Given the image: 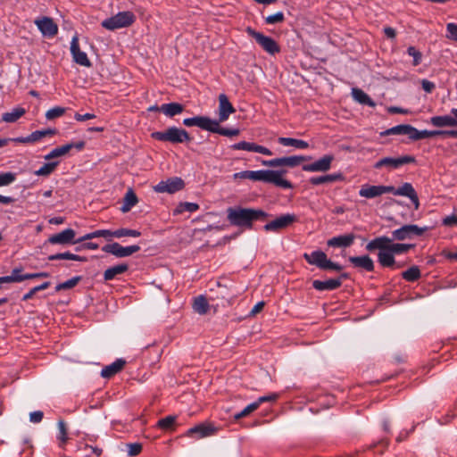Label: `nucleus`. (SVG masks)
I'll return each mask as SVG.
<instances>
[{
	"label": "nucleus",
	"mask_w": 457,
	"mask_h": 457,
	"mask_svg": "<svg viewBox=\"0 0 457 457\" xmlns=\"http://www.w3.org/2000/svg\"><path fill=\"white\" fill-rule=\"evenodd\" d=\"M414 245L395 243L386 236H380L370 240L365 246V249L372 253L376 250L378 253V262L383 268H401L403 264L396 263L395 255L408 253Z\"/></svg>",
	"instance_id": "nucleus-1"
},
{
	"label": "nucleus",
	"mask_w": 457,
	"mask_h": 457,
	"mask_svg": "<svg viewBox=\"0 0 457 457\" xmlns=\"http://www.w3.org/2000/svg\"><path fill=\"white\" fill-rule=\"evenodd\" d=\"M286 170H243L237 172L233 175L235 179H250L253 181H262L265 183H270L276 187L290 189L293 185L290 181L284 179L283 176L286 174Z\"/></svg>",
	"instance_id": "nucleus-2"
},
{
	"label": "nucleus",
	"mask_w": 457,
	"mask_h": 457,
	"mask_svg": "<svg viewBox=\"0 0 457 457\" xmlns=\"http://www.w3.org/2000/svg\"><path fill=\"white\" fill-rule=\"evenodd\" d=\"M268 216V213L262 210L229 207L227 209V219L230 225L241 228L243 229H250L253 222L262 220Z\"/></svg>",
	"instance_id": "nucleus-3"
},
{
	"label": "nucleus",
	"mask_w": 457,
	"mask_h": 457,
	"mask_svg": "<svg viewBox=\"0 0 457 457\" xmlns=\"http://www.w3.org/2000/svg\"><path fill=\"white\" fill-rule=\"evenodd\" d=\"M151 137L154 139L172 144H180L191 140V137L187 130L177 127H170L165 131H154L151 134Z\"/></svg>",
	"instance_id": "nucleus-4"
},
{
	"label": "nucleus",
	"mask_w": 457,
	"mask_h": 457,
	"mask_svg": "<svg viewBox=\"0 0 457 457\" xmlns=\"http://www.w3.org/2000/svg\"><path fill=\"white\" fill-rule=\"evenodd\" d=\"M135 20L136 17L133 12L129 11L120 12L117 14L104 20L101 22V25L103 28L112 31L130 26Z\"/></svg>",
	"instance_id": "nucleus-5"
},
{
	"label": "nucleus",
	"mask_w": 457,
	"mask_h": 457,
	"mask_svg": "<svg viewBox=\"0 0 457 457\" xmlns=\"http://www.w3.org/2000/svg\"><path fill=\"white\" fill-rule=\"evenodd\" d=\"M427 230V227L420 228L415 224L403 225L401 228L393 230L392 237L390 238L397 241H403L411 239L413 237L422 236Z\"/></svg>",
	"instance_id": "nucleus-6"
},
{
	"label": "nucleus",
	"mask_w": 457,
	"mask_h": 457,
	"mask_svg": "<svg viewBox=\"0 0 457 457\" xmlns=\"http://www.w3.org/2000/svg\"><path fill=\"white\" fill-rule=\"evenodd\" d=\"M247 34L255 39L261 47L270 54H275L280 51L277 42L270 37L265 36L261 32L255 31L251 27L246 29Z\"/></svg>",
	"instance_id": "nucleus-7"
},
{
	"label": "nucleus",
	"mask_w": 457,
	"mask_h": 457,
	"mask_svg": "<svg viewBox=\"0 0 457 457\" xmlns=\"http://www.w3.org/2000/svg\"><path fill=\"white\" fill-rule=\"evenodd\" d=\"M311 159H312L311 156L294 155V156L275 158V159H271V160H262V164L264 166L272 167V168L282 167V166L294 168V167L300 165L303 162L309 161Z\"/></svg>",
	"instance_id": "nucleus-8"
},
{
	"label": "nucleus",
	"mask_w": 457,
	"mask_h": 457,
	"mask_svg": "<svg viewBox=\"0 0 457 457\" xmlns=\"http://www.w3.org/2000/svg\"><path fill=\"white\" fill-rule=\"evenodd\" d=\"M415 157L411 155H403L397 158L394 157H384L378 162H375L373 167L377 170L381 169L383 167L387 168L389 170H396L400 167L415 162Z\"/></svg>",
	"instance_id": "nucleus-9"
},
{
	"label": "nucleus",
	"mask_w": 457,
	"mask_h": 457,
	"mask_svg": "<svg viewBox=\"0 0 457 457\" xmlns=\"http://www.w3.org/2000/svg\"><path fill=\"white\" fill-rule=\"evenodd\" d=\"M102 250L107 253L114 255L115 257L123 258L138 252L140 250V246L137 245L122 246L119 243L113 242L104 245Z\"/></svg>",
	"instance_id": "nucleus-10"
},
{
	"label": "nucleus",
	"mask_w": 457,
	"mask_h": 457,
	"mask_svg": "<svg viewBox=\"0 0 457 457\" xmlns=\"http://www.w3.org/2000/svg\"><path fill=\"white\" fill-rule=\"evenodd\" d=\"M218 432V428L211 423H200L189 428L186 436L195 439H202L204 437L214 436Z\"/></svg>",
	"instance_id": "nucleus-11"
},
{
	"label": "nucleus",
	"mask_w": 457,
	"mask_h": 457,
	"mask_svg": "<svg viewBox=\"0 0 457 457\" xmlns=\"http://www.w3.org/2000/svg\"><path fill=\"white\" fill-rule=\"evenodd\" d=\"M184 181L178 177L168 179L167 180L160 181L154 189L157 193H169L174 194L184 187Z\"/></svg>",
	"instance_id": "nucleus-12"
},
{
	"label": "nucleus",
	"mask_w": 457,
	"mask_h": 457,
	"mask_svg": "<svg viewBox=\"0 0 457 457\" xmlns=\"http://www.w3.org/2000/svg\"><path fill=\"white\" fill-rule=\"evenodd\" d=\"M296 220L297 219L295 214L287 213L268 222L267 224L264 225L263 228L266 231L277 232L280 229L287 228L293 222L296 221Z\"/></svg>",
	"instance_id": "nucleus-13"
},
{
	"label": "nucleus",
	"mask_w": 457,
	"mask_h": 457,
	"mask_svg": "<svg viewBox=\"0 0 457 457\" xmlns=\"http://www.w3.org/2000/svg\"><path fill=\"white\" fill-rule=\"evenodd\" d=\"M391 191L393 189L389 186L365 184L360 188L359 195L367 199H372L384 194H389Z\"/></svg>",
	"instance_id": "nucleus-14"
},
{
	"label": "nucleus",
	"mask_w": 457,
	"mask_h": 457,
	"mask_svg": "<svg viewBox=\"0 0 457 457\" xmlns=\"http://www.w3.org/2000/svg\"><path fill=\"white\" fill-rule=\"evenodd\" d=\"M389 187H391L393 189V191L390 192L391 194H393L395 195H402V196L408 197L411 200V202L413 204L415 209L416 210L419 209V207H420L419 196H418L417 192L415 191L413 186L411 183L405 182L398 188H395L393 186H389Z\"/></svg>",
	"instance_id": "nucleus-15"
},
{
	"label": "nucleus",
	"mask_w": 457,
	"mask_h": 457,
	"mask_svg": "<svg viewBox=\"0 0 457 457\" xmlns=\"http://www.w3.org/2000/svg\"><path fill=\"white\" fill-rule=\"evenodd\" d=\"M333 160L332 155L327 154L312 163L303 165L302 169L308 172H325L330 169Z\"/></svg>",
	"instance_id": "nucleus-16"
},
{
	"label": "nucleus",
	"mask_w": 457,
	"mask_h": 457,
	"mask_svg": "<svg viewBox=\"0 0 457 457\" xmlns=\"http://www.w3.org/2000/svg\"><path fill=\"white\" fill-rule=\"evenodd\" d=\"M71 53L72 54L73 61L77 64L84 67H91L92 63L87 57V54L79 48L77 36H74L71 39Z\"/></svg>",
	"instance_id": "nucleus-17"
},
{
	"label": "nucleus",
	"mask_w": 457,
	"mask_h": 457,
	"mask_svg": "<svg viewBox=\"0 0 457 457\" xmlns=\"http://www.w3.org/2000/svg\"><path fill=\"white\" fill-rule=\"evenodd\" d=\"M183 124L187 127L196 126L204 130L212 132L213 125H216V120H212L206 116H195L184 119Z\"/></svg>",
	"instance_id": "nucleus-18"
},
{
	"label": "nucleus",
	"mask_w": 457,
	"mask_h": 457,
	"mask_svg": "<svg viewBox=\"0 0 457 457\" xmlns=\"http://www.w3.org/2000/svg\"><path fill=\"white\" fill-rule=\"evenodd\" d=\"M76 233L72 228H66L57 234L52 235L48 242L52 245L79 244L75 239Z\"/></svg>",
	"instance_id": "nucleus-19"
},
{
	"label": "nucleus",
	"mask_w": 457,
	"mask_h": 457,
	"mask_svg": "<svg viewBox=\"0 0 457 457\" xmlns=\"http://www.w3.org/2000/svg\"><path fill=\"white\" fill-rule=\"evenodd\" d=\"M85 142L84 141H79L77 143H69L66 145H63L62 146H58L54 148L52 151H50L44 158L46 161H50L52 159H55L57 157H61L68 154L72 148H76L77 150L80 151L84 148Z\"/></svg>",
	"instance_id": "nucleus-20"
},
{
	"label": "nucleus",
	"mask_w": 457,
	"mask_h": 457,
	"mask_svg": "<svg viewBox=\"0 0 457 457\" xmlns=\"http://www.w3.org/2000/svg\"><path fill=\"white\" fill-rule=\"evenodd\" d=\"M219 108H218V114H219V120H216L219 122H224L226 121L229 115L234 113L236 112V109L232 105V104L229 102L228 96L225 94H220L219 96Z\"/></svg>",
	"instance_id": "nucleus-21"
},
{
	"label": "nucleus",
	"mask_w": 457,
	"mask_h": 457,
	"mask_svg": "<svg viewBox=\"0 0 457 457\" xmlns=\"http://www.w3.org/2000/svg\"><path fill=\"white\" fill-rule=\"evenodd\" d=\"M35 24L45 37H52L58 32L57 25L49 17L37 19L35 21Z\"/></svg>",
	"instance_id": "nucleus-22"
},
{
	"label": "nucleus",
	"mask_w": 457,
	"mask_h": 457,
	"mask_svg": "<svg viewBox=\"0 0 457 457\" xmlns=\"http://www.w3.org/2000/svg\"><path fill=\"white\" fill-rule=\"evenodd\" d=\"M231 148L234 150H244V151H249V152H255L259 153L267 156L272 155V152L262 145H257L255 143L246 142V141H240L238 143H236L231 145Z\"/></svg>",
	"instance_id": "nucleus-23"
},
{
	"label": "nucleus",
	"mask_w": 457,
	"mask_h": 457,
	"mask_svg": "<svg viewBox=\"0 0 457 457\" xmlns=\"http://www.w3.org/2000/svg\"><path fill=\"white\" fill-rule=\"evenodd\" d=\"M303 258L309 264L315 265L321 270H326L328 259L324 252L317 250L311 253H305Z\"/></svg>",
	"instance_id": "nucleus-24"
},
{
	"label": "nucleus",
	"mask_w": 457,
	"mask_h": 457,
	"mask_svg": "<svg viewBox=\"0 0 457 457\" xmlns=\"http://www.w3.org/2000/svg\"><path fill=\"white\" fill-rule=\"evenodd\" d=\"M55 133H56V130L52 129H44V130H36L27 137H20L13 138V141L18 142V143H23V144L34 143L46 136H52V135H54Z\"/></svg>",
	"instance_id": "nucleus-25"
},
{
	"label": "nucleus",
	"mask_w": 457,
	"mask_h": 457,
	"mask_svg": "<svg viewBox=\"0 0 457 457\" xmlns=\"http://www.w3.org/2000/svg\"><path fill=\"white\" fill-rule=\"evenodd\" d=\"M348 261L354 268L363 269L367 271H373L375 268L374 262L369 255L350 256Z\"/></svg>",
	"instance_id": "nucleus-26"
},
{
	"label": "nucleus",
	"mask_w": 457,
	"mask_h": 457,
	"mask_svg": "<svg viewBox=\"0 0 457 457\" xmlns=\"http://www.w3.org/2000/svg\"><path fill=\"white\" fill-rule=\"evenodd\" d=\"M355 239L353 234H345L334 237L328 240L327 244L331 247H349L351 246Z\"/></svg>",
	"instance_id": "nucleus-27"
},
{
	"label": "nucleus",
	"mask_w": 457,
	"mask_h": 457,
	"mask_svg": "<svg viewBox=\"0 0 457 457\" xmlns=\"http://www.w3.org/2000/svg\"><path fill=\"white\" fill-rule=\"evenodd\" d=\"M342 285V280L340 278H329L328 280H313L312 287L318 291H332Z\"/></svg>",
	"instance_id": "nucleus-28"
},
{
	"label": "nucleus",
	"mask_w": 457,
	"mask_h": 457,
	"mask_svg": "<svg viewBox=\"0 0 457 457\" xmlns=\"http://www.w3.org/2000/svg\"><path fill=\"white\" fill-rule=\"evenodd\" d=\"M430 123L435 127H456L457 116L453 115H442L433 116L430 119Z\"/></svg>",
	"instance_id": "nucleus-29"
},
{
	"label": "nucleus",
	"mask_w": 457,
	"mask_h": 457,
	"mask_svg": "<svg viewBox=\"0 0 457 457\" xmlns=\"http://www.w3.org/2000/svg\"><path fill=\"white\" fill-rule=\"evenodd\" d=\"M125 364L126 361L123 359H117L110 365H107L104 368H103L101 371V376L103 378H109L117 374L118 372H120L123 369Z\"/></svg>",
	"instance_id": "nucleus-30"
},
{
	"label": "nucleus",
	"mask_w": 457,
	"mask_h": 457,
	"mask_svg": "<svg viewBox=\"0 0 457 457\" xmlns=\"http://www.w3.org/2000/svg\"><path fill=\"white\" fill-rule=\"evenodd\" d=\"M344 176L342 173H333L318 177H312L310 179V183L313 186H318L321 184H328L336 181L343 180Z\"/></svg>",
	"instance_id": "nucleus-31"
},
{
	"label": "nucleus",
	"mask_w": 457,
	"mask_h": 457,
	"mask_svg": "<svg viewBox=\"0 0 457 457\" xmlns=\"http://www.w3.org/2000/svg\"><path fill=\"white\" fill-rule=\"evenodd\" d=\"M414 129L415 128L411 125L401 124L386 129L385 135H407L411 139Z\"/></svg>",
	"instance_id": "nucleus-32"
},
{
	"label": "nucleus",
	"mask_w": 457,
	"mask_h": 457,
	"mask_svg": "<svg viewBox=\"0 0 457 457\" xmlns=\"http://www.w3.org/2000/svg\"><path fill=\"white\" fill-rule=\"evenodd\" d=\"M351 94L353 98L361 104L368 105L370 107H374L376 105L375 102L369 96V95L360 88H353Z\"/></svg>",
	"instance_id": "nucleus-33"
},
{
	"label": "nucleus",
	"mask_w": 457,
	"mask_h": 457,
	"mask_svg": "<svg viewBox=\"0 0 457 457\" xmlns=\"http://www.w3.org/2000/svg\"><path fill=\"white\" fill-rule=\"evenodd\" d=\"M129 270V266L126 263H120L112 267L108 268L104 272V279L105 281L112 280L116 276L123 274Z\"/></svg>",
	"instance_id": "nucleus-34"
},
{
	"label": "nucleus",
	"mask_w": 457,
	"mask_h": 457,
	"mask_svg": "<svg viewBox=\"0 0 457 457\" xmlns=\"http://www.w3.org/2000/svg\"><path fill=\"white\" fill-rule=\"evenodd\" d=\"M183 111V105L179 103L163 104L160 106V112L168 117H173L180 114Z\"/></svg>",
	"instance_id": "nucleus-35"
},
{
	"label": "nucleus",
	"mask_w": 457,
	"mask_h": 457,
	"mask_svg": "<svg viewBox=\"0 0 457 457\" xmlns=\"http://www.w3.org/2000/svg\"><path fill=\"white\" fill-rule=\"evenodd\" d=\"M278 142L284 146H294L297 149H306L309 147V144L302 139H296L292 137H278Z\"/></svg>",
	"instance_id": "nucleus-36"
},
{
	"label": "nucleus",
	"mask_w": 457,
	"mask_h": 457,
	"mask_svg": "<svg viewBox=\"0 0 457 457\" xmlns=\"http://www.w3.org/2000/svg\"><path fill=\"white\" fill-rule=\"evenodd\" d=\"M104 237L108 240L112 238L111 230L109 229H97L90 233L85 234L83 237L77 238L76 242H84L86 240H91L93 238Z\"/></svg>",
	"instance_id": "nucleus-37"
},
{
	"label": "nucleus",
	"mask_w": 457,
	"mask_h": 457,
	"mask_svg": "<svg viewBox=\"0 0 457 457\" xmlns=\"http://www.w3.org/2000/svg\"><path fill=\"white\" fill-rule=\"evenodd\" d=\"M47 260L48 261L71 260V261H78V262H87V257L77 255V254L71 253L70 252L51 254L47 257Z\"/></svg>",
	"instance_id": "nucleus-38"
},
{
	"label": "nucleus",
	"mask_w": 457,
	"mask_h": 457,
	"mask_svg": "<svg viewBox=\"0 0 457 457\" xmlns=\"http://www.w3.org/2000/svg\"><path fill=\"white\" fill-rule=\"evenodd\" d=\"M137 204V197L132 189H129L124 196V202L120 208L122 212H128Z\"/></svg>",
	"instance_id": "nucleus-39"
},
{
	"label": "nucleus",
	"mask_w": 457,
	"mask_h": 457,
	"mask_svg": "<svg viewBox=\"0 0 457 457\" xmlns=\"http://www.w3.org/2000/svg\"><path fill=\"white\" fill-rule=\"evenodd\" d=\"M193 309L199 314H205L209 310V303L205 296L198 295L195 298Z\"/></svg>",
	"instance_id": "nucleus-40"
},
{
	"label": "nucleus",
	"mask_w": 457,
	"mask_h": 457,
	"mask_svg": "<svg viewBox=\"0 0 457 457\" xmlns=\"http://www.w3.org/2000/svg\"><path fill=\"white\" fill-rule=\"evenodd\" d=\"M25 113V109L22 107H17L12 109L11 112H4L2 116V120L5 122H15Z\"/></svg>",
	"instance_id": "nucleus-41"
},
{
	"label": "nucleus",
	"mask_w": 457,
	"mask_h": 457,
	"mask_svg": "<svg viewBox=\"0 0 457 457\" xmlns=\"http://www.w3.org/2000/svg\"><path fill=\"white\" fill-rule=\"evenodd\" d=\"M59 161H52L45 163L41 168L34 172L37 176L47 177L52 174L59 165Z\"/></svg>",
	"instance_id": "nucleus-42"
},
{
	"label": "nucleus",
	"mask_w": 457,
	"mask_h": 457,
	"mask_svg": "<svg viewBox=\"0 0 457 457\" xmlns=\"http://www.w3.org/2000/svg\"><path fill=\"white\" fill-rule=\"evenodd\" d=\"M421 277L420 270L418 266H411L402 273V278L408 282H414Z\"/></svg>",
	"instance_id": "nucleus-43"
},
{
	"label": "nucleus",
	"mask_w": 457,
	"mask_h": 457,
	"mask_svg": "<svg viewBox=\"0 0 457 457\" xmlns=\"http://www.w3.org/2000/svg\"><path fill=\"white\" fill-rule=\"evenodd\" d=\"M112 237L120 238L123 237H138L141 232L137 229L121 228L116 230H111Z\"/></svg>",
	"instance_id": "nucleus-44"
},
{
	"label": "nucleus",
	"mask_w": 457,
	"mask_h": 457,
	"mask_svg": "<svg viewBox=\"0 0 457 457\" xmlns=\"http://www.w3.org/2000/svg\"><path fill=\"white\" fill-rule=\"evenodd\" d=\"M436 136H441V130H419L415 128L414 134L411 136V140H420Z\"/></svg>",
	"instance_id": "nucleus-45"
},
{
	"label": "nucleus",
	"mask_w": 457,
	"mask_h": 457,
	"mask_svg": "<svg viewBox=\"0 0 457 457\" xmlns=\"http://www.w3.org/2000/svg\"><path fill=\"white\" fill-rule=\"evenodd\" d=\"M199 209V204L196 203H180L174 210V214H180L184 212H194Z\"/></svg>",
	"instance_id": "nucleus-46"
},
{
	"label": "nucleus",
	"mask_w": 457,
	"mask_h": 457,
	"mask_svg": "<svg viewBox=\"0 0 457 457\" xmlns=\"http://www.w3.org/2000/svg\"><path fill=\"white\" fill-rule=\"evenodd\" d=\"M220 122L216 120V125H213V130L212 131V133H217L226 137H235L237 136L240 132L238 129L221 128L220 127Z\"/></svg>",
	"instance_id": "nucleus-47"
},
{
	"label": "nucleus",
	"mask_w": 457,
	"mask_h": 457,
	"mask_svg": "<svg viewBox=\"0 0 457 457\" xmlns=\"http://www.w3.org/2000/svg\"><path fill=\"white\" fill-rule=\"evenodd\" d=\"M177 417L173 415L166 416L157 422V427L162 430H170L175 425Z\"/></svg>",
	"instance_id": "nucleus-48"
},
{
	"label": "nucleus",
	"mask_w": 457,
	"mask_h": 457,
	"mask_svg": "<svg viewBox=\"0 0 457 457\" xmlns=\"http://www.w3.org/2000/svg\"><path fill=\"white\" fill-rule=\"evenodd\" d=\"M81 280V277L80 276H76V277H73L62 283H60L58 284L56 287H55V291L59 292L61 290H67V289H71V288H73L74 287H76L78 285V283Z\"/></svg>",
	"instance_id": "nucleus-49"
},
{
	"label": "nucleus",
	"mask_w": 457,
	"mask_h": 457,
	"mask_svg": "<svg viewBox=\"0 0 457 457\" xmlns=\"http://www.w3.org/2000/svg\"><path fill=\"white\" fill-rule=\"evenodd\" d=\"M257 409H258V403L253 402V403L248 404L246 407H245L241 411L237 412L234 415V419L237 420H240L244 417L248 416L250 413L256 411Z\"/></svg>",
	"instance_id": "nucleus-50"
},
{
	"label": "nucleus",
	"mask_w": 457,
	"mask_h": 457,
	"mask_svg": "<svg viewBox=\"0 0 457 457\" xmlns=\"http://www.w3.org/2000/svg\"><path fill=\"white\" fill-rule=\"evenodd\" d=\"M65 112H66V109L64 107L55 106V107L49 109L46 112V118L47 120H54V119L62 116L65 113Z\"/></svg>",
	"instance_id": "nucleus-51"
},
{
	"label": "nucleus",
	"mask_w": 457,
	"mask_h": 457,
	"mask_svg": "<svg viewBox=\"0 0 457 457\" xmlns=\"http://www.w3.org/2000/svg\"><path fill=\"white\" fill-rule=\"evenodd\" d=\"M57 426L59 430L57 438L60 440L61 444L63 445L68 440L66 424L63 420H60L57 423Z\"/></svg>",
	"instance_id": "nucleus-52"
},
{
	"label": "nucleus",
	"mask_w": 457,
	"mask_h": 457,
	"mask_svg": "<svg viewBox=\"0 0 457 457\" xmlns=\"http://www.w3.org/2000/svg\"><path fill=\"white\" fill-rule=\"evenodd\" d=\"M16 179V174L13 172H1L0 173V187L8 186L13 183Z\"/></svg>",
	"instance_id": "nucleus-53"
},
{
	"label": "nucleus",
	"mask_w": 457,
	"mask_h": 457,
	"mask_svg": "<svg viewBox=\"0 0 457 457\" xmlns=\"http://www.w3.org/2000/svg\"><path fill=\"white\" fill-rule=\"evenodd\" d=\"M407 53L410 56L413 57L412 65L418 66L421 62L422 54L417 50L414 46H409Z\"/></svg>",
	"instance_id": "nucleus-54"
},
{
	"label": "nucleus",
	"mask_w": 457,
	"mask_h": 457,
	"mask_svg": "<svg viewBox=\"0 0 457 457\" xmlns=\"http://www.w3.org/2000/svg\"><path fill=\"white\" fill-rule=\"evenodd\" d=\"M285 19L284 13L282 12H278L274 14L269 15L265 18V22L267 24H276L282 22Z\"/></svg>",
	"instance_id": "nucleus-55"
},
{
	"label": "nucleus",
	"mask_w": 457,
	"mask_h": 457,
	"mask_svg": "<svg viewBox=\"0 0 457 457\" xmlns=\"http://www.w3.org/2000/svg\"><path fill=\"white\" fill-rule=\"evenodd\" d=\"M128 448V455L129 456H137L142 451V445L140 443H130L127 445Z\"/></svg>",
	"instance_id": "nucleus-56"
},
{
	"label": "nucleus",
	"mask_w": 457,
	"mask_h": 457,
	"mask_svg": "<svg viewBox=\"0 0 457 457\" xmlns=\"http://www.w3.org/2000/svg\"><path fill=\"white\" fill-rule=\"evenodd\" d=\"M447 37L457 42V24L448 23L446 25Z\"/></svg>",
	"instance_id": "nucleus-57"
},
{
	"label": "nucleus",
	"mask_w": 457,
	"mask_h": 457,
	"mask_svg": "<svg viewBox=\"0 0 457 457\" xmlns=\"http://www.w3.org/2000/svg\"><path fill=\"white\" fill-rule=\"evenodd\" d=\"M457 417V401L455 403L454 407L449 411V412L442 418L441 423L447 424L452 421L453 418Z\"/></svg>",
	"instance_id": "nucleus-58"
},
{
	"label": "nucleus",
	"mask_w": 457,
	"mask_h": 457,
	"mask_svg": "<svg viewBox=\"0 0 457 457\" xmlns=\"http://www.w3.org/2000/svg\"><path fill=\"white\" fill-rule=\"evenodd\" d=\"M278 394H270L268 395H263V396H260L256 401L255 403H258V408L260 407V405L265 402H274L278 399Z\"/></svg>",
	"instance_id": "nucleus-59"
},
{
	"label": "nucleus",
	"mask_w": 457,
	"mask_h": 457,
	"mask_svg": "<svg viewBox=\"0 0 457 457\" xmlns=\"http://www.w3.org/2000/svg\"><path fill=\"white\" fill-rule=\"evenodd\" d=\"M442 224L445 227H453L457 225V215H449L442 220Z\"/></svg>",
	"instance_id": "nucleus-60"
},
{
	"label": "nucleus",
	"mask_w": 457,
	"mask_h": 457,
	"mask_svg": "<svg viewBox=\"0 0 457 457\" xmlns=\"http://www.w3.org/2000/svg\"><path fill=\"white\" fill-rule=\"evenodd\" d=\"M44 417V413L41 411H35L33 412H30L29 414V420L32 423H39Z\"/></svg>",
	"instance_id": "nucleus-61"
},
{
	"label": "nucleus",
	"mask_w": 457,
	"mask_h": 457,
	"mask_svg": "<svg viewBox=\"0 0 457 457\" xmlns=\"http://www.w3.org/2000/svg\"><path fill=\"white\" fill-rule=\"evenodd\" d=\"M421 87H422V89L426 92V93H431L435 87H436V85L434 82H431L428 79H422L421 80Z\"/></svg>",
	"instance_id": "nucleus-62"
},
{
	"label": "nucleus",
	"mask_w": 457,
	"mask_h": 457,
	"mask_svg": "<svg viewBox=\"0 0 457 457\" xmlns=\"http://www.w3.org/2000/svg\"><path fill=\"white\" fill-rule=\"evenodd\" d=\"M95 118H96V115L94 113H90V112H87L85 114H80L79 112H76L74 115V119L77 121H85V120L95 119Z\"/></svg>",
	"instance_id": "nucleus-63"
},
{
	"label": "nucleus",
	"mask_w": 457,
	"mask_h": 457,
	"mask_svg": "<svg viewBox=\"0 0 457 457\" xmlns=\"http://www.w3.org/2000/svg\"><path fill=\"white\" fill-rule=\"evenodd\" d=\"M99 248V245L94 242H87L77 247L76 250L87 249V250H96Z\"/></svg>",
	"instance_id": "nucleus-64"
}]
</instances>
